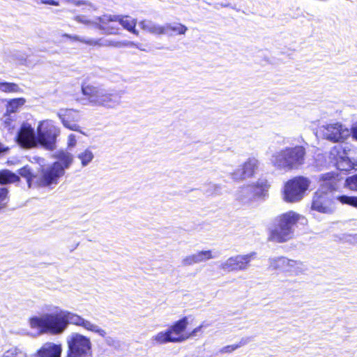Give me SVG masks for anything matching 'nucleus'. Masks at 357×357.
I'll list each match as a JSON object with an SVG mask.
<instances>
[{
	"label": "nucleus",
	"mask_w": 357,
	"mask_h": 357,
	"mask_svg": "<svg viewBox=\"0 0 357 357\" xmlns=\"http://www.w3.org/2000/svg\"><path fill=\"white\" fill-rule=\"evenodd\" d=\"M202 190L207 196H217L221 194L222 187L219 184L209 183L203 186Z\"/></svg>",
	"instance_id": "bb28decb"
},
{
	"label": "nucleus",
	"mask_w": 357,
	"mask_h": 357,
	"mask_svg": "<svg viewBox=\"0 0 357 357\" xmlns=\"http://www.w3.org/2000/svg\"><path fill=\"white\" fill-rule=\"evenodd\" d=\"M238 198L240 199H243V197H241V195H238Z\"/></svg>",
	"instance_id": "de8ad7c7"
},
{
	"label": "nucleus",
	"mask_w": 357,
	"mask_h": 357,
	"mask_svg": "<svg viewBox=\"0 0 357 357\" xmlns=\"http://www.w3.org/2000/svg\"><path fill=\"white\" fill-rule=\"evenodd\" d=\"M195 262L197 264L202 263L208 260L214 259L215 256L213 255L212 250H202L194 253Z\"/></svg>",
	"instance_id": "c85d7f7f"
},
{
	"label": "nucleus",
	"mask_w": 357,
	"mask_h": 357,
	"mask_svg": "<svg viewBox=\"0 0 357 357\" xmlns=\"http://www.w3.org/2000/svg\"><path fill=\"white\" fill-rule=\"evenodd\" d=\"M259 162L255 158H248L242 165L231 173V178L234 181H243L254 176L259 167Z\"/></svg>",
	"instance_id": "dca6fc26"
},
{
	"label": "nucleus",
	"mask_w": 357,
	"mask_h": 357,
	"mask_svg": "<svg viewBox=\"0 0 357 357\" xmlns=\"http://www.w3.org/2000/svg\"><path fill=\"white\" fill-rule=\"evenodd\" d=\"M46 3L50 4V5H57V3L54 1H53V0L48 1Z\"/></svg>",
	"instance_id": "a18cd8bd"
},
{
	"label": "nucleus",
	"mask_w": 357,
	"mask_h": 357,
	"mask_svg": "<svg viewBox=\"0 0 357 357\" xmlns=\"http://www.w3.org/2000/svg\"><path fill=\"white\" fill-rule=\"evenodd\" d=\"M8 190L5 188L0 187V209L3 208L8 201Z\"/></svg>",
	"instance_id": "e433bc0d"
},
{
	"label": "nucleus",
	"mask_w": 357,
	"mask_h": 357,
	"mask_svg": "<svg viewBox=\"0 0 357 357\" xmlns=\"http://www.w3.org/2000/svg\"><path fill=\"white\" fill-rule=\"evenodd\" d=\"M115 342V340L111 337H106V343L108 344V345H113Z\"/></svg>",
	"instance_id": "37998d69"
},
{
	"label": "nucleus",
	"mask_w": 357,
	"mask_h": 357,
	"mask_svg": "<svg viewBox=\"0 0 357 357\" xmlns=\"http://www.w3.org/2000/svg\"><path fill=\"white\" fill-rule=\"evenodd\" d=\"M310 185V181L304 176L289 180L283 188V199L287 203L301 202Z\"/></svg>",
	"instance_id": "1a4fd4ad"
},
{
	"label": "nucleus",
	"mask_w": 357,
	"mask_h": 357,
	"mask_svg": "<svg viewBox=\"0 0 357 357\" xmlns=\"http://www.w3.org/2000/svg\"><path fill=\"white\" fill-rule=\"evenodd\" d=\"M306 269L302 261L288 259L284 273L289 276H298L303 274Z\"/></svg>",
	"instance_id": "aec40b11"
},
{
	"label": "nucleus",
	"mask_w": 357,
	"mask_h": 357,
	"mask_svg": "<svg viewBox=\"0 0 357 357\" xmlns=\"http://www.w3.org/2000/svg\"><path fill=\"white\" fill-rule=\"evenodd\" d=\"M246 343L247 340L242 339L238 344L225 346L222 347L220 351L222 354L231 353L239 347L245 345Z\"/></svg>",
	"instance_id": "72a5a7b5"
},
{
	"label": "nucleus",
	"mask_w": 357,
	"mask_h": 357,
	"mask_svg": "<svg viewBox=\"0 0 357 357\" xmlns=\"http://www.w3.org/2000/svg\"><path fill=\"white\" fill-rule=\"evenodd\" d=\"M57 161L45 168L40 182L43 185L57 184L58 180L64 175L73 162V155L66 151H59L55 155Z\"/></svg>",
	"instance_id": "423d86ee"
},
{
	"label": "nucleus",
	"mask_w": 357,
	"mask_h": 357,
	"mask_svg": "<svg viewBox=\"0 0 357 357\" xmlns=\"http://www.w3.org/2000/svg\"><path fill=\"white\" fill-rule=\"evenodd\" d=\"M250 190V186H247V187H243L241 188V190L244 192H249Z\"/></svg>",
	"instance_id": "c03bdc74"
},
{
	"label": "nucleus",
	"mask_w": 357,
	"mask_h": 357,
	"mask_svg": "<svg viewBox=\"0 0 357 357\" xmlns=\"http://www.w3.org/2000/svg\"><path fill=\"white\" fill-rule=\"evenodd\" d=\"M164 27L166 28V33H168V31L171 30L177 34L183 35L188 30L187 26L180 23L167 24Z\"/></svg>",
	"instance_id": "c756f323"
},
{
	"label": "nucleus",
	"mask_w": 357,
	"mask_h": 357,
	"mask_svg": "<svg viewBox=\"0 0 357 357\" xmlns=\"http://www.w3.org/2000/svg\"><path fill=\"white\" fill-rule=\"evenodd\" d=\"M181 264L184 266H192L197 264L194 254L185 256L181 261Z\"/></svg>",
	"instance_id": "4c0bfd02"
},
{
	"label": "nucleus",
	"mask_w": 357,
	"mask_h": 357,
	"mask_svg": "<svg viewBox=\"0 0 357 357\" xmlns=\"http://www.w3.org/2000/svg\"><path fill=\"white\" fill-rule=\"evenodd\" d=\"M331 158L335 160V165L340 171L357 169V155L352 156L342 145L334 146L330 151Z\"/></svg>",
	"instance_id": "9b49d317"
},
{
	"label": "nucleus",
	"mask_w": 357,
	"mask_h": 357,
	"mask_svg": "<svg viewBox=\"0 0 357 357\" xmlns=\"http://www.w3.org/2000/svg\"><path fill=\"white\" fill-rule=\"evenodd\" d=\"M337 199L342 204H349L354 207H357V197H349L342 195L337 197Z\"/></svg>",
	"instance_id": "f704fd0d"
},
{
	"label": "nucleus",
	"mask_w": 357,
	"mask_h": 357,
	"mask_svg": "<svg viewBox=\"0 0 357 357\" xmlns=\"http://www.w3.org/2000/svg\"><path fill=\"white\" fill-rule=\"evenodd\" d=\"M82 93L91 105L107 109H116L123 102V91H116L102 86L91 84L82 86Z\"/></svg>",
	"instance_id": "f03ea898"
},
{
	"label": "nucleus",
	"mask_w": 357,
	"mask_h": 357,
	"mask_svg": "<svg viewBox=\"0 0 357 357\" xmlns=\"http://www.w3.org/2000/svg\"><path fill=\"white\" fill-rule=\"evenodd\" d=\"M288 258L278 257L269 259L270 267L274 270H280L284 273Z\"/></svg>",
	"instance_id": "393cba45"
},
{
	"label": "nucleus",
	"mask_w": 357,
	"mask_h": 357,
	"mask_svg": "<svg viewBox=\"0 0 357 357\" xmlns=\"http://www.w3.org/2000/svg\"><path fill=\"white\" fill-rule=\"evenodd\" d=\"M0 91L6 93H15L20 91V87L15 83L0 82Z\"/></svg>",
	"instance_id": "2f4dec72"
},
{
	"label": "nucleus",
	"mask_w": 357,
	"mask_h": 357,
	"mask_svg": "<svg viewBox=\"0 0 357 357\" xmlns=\"http://www.w3.org/2000/svg\"><path fill=\"white\" fill-rule=\"evenodd\" d=\"M77 158L81 161L82 167H86L93 160L94 155L89 149H86L80 151Z\"/></svg>",
	"instance_id": "cd10ccee"
},
{
	"label": "nucleus",
	"mask_w": 357,
	"mask_h": 357,
	"mask_svg": "<svg viewBox=\"0 0 357 357\" xmlns=\"http://www.w3.org/2000/svg\"><path fill=\"white\" fill-rule=\"evenodd\" d=\"M345 185L351 190L357 192V174L348 177Z\"/></svg>",
	"instance_id": "c9c22d12"
},
{
	"label": "nucleus",
	"mask_w": 357,
	"mask_h": 357,
	"mask_svg": "<svg viewBox=\"0 0 357 357\" xmlns=\"http://www.w3.org/2000/svg\"><path fill=\"white\" fill-rule=\"evenodd\" d=\"M67 357H93L91 339L79 333H72L66 337Z\"/></svg>",
	"instance_id": "6e6552de"
},
{
	"label": "nucleus",
	"mask_w": 357,
	"mask_h": 357,
	"mask_svg": "<svg viewBox=\"0 0 357 357\" xmlns=\"http://www.w3.org/2000/svg\"><path fill=\"white\" fill-rule=\"evenodd\" d=\"M1 357H27V354L17 347H12L6 351Z\"/></svg>",
	"instance_id": "7c9ffc66"
},
{
	"label": "nucleus",
	"mask_w": 357,
	"mask_h": 357,
	"mask_svg": "<svg viewBox=\"0 0 357 357\" xmlns=\"http://www.w3.org/2000/svg\"><path fill=\"white\" fill-rule=\"evenodd\" d=\"M28 324L30 328L37 331L38 335L47 333L59 335L66 330L69 324H73L102 337H106L107 335V332L98 325L75 313L52 304L43 305L40 315L30 317L28 319Z\"/></svg>",
	"instance_id": "f257e3e1"
},
{
	"label": "nucleus",
	"mask_w": 357,
	"mask_h": 357,
	"mask_svg": "<svg viewBox=\"0 0 357 357\" xmlns=\"http://www.w3.org/2000/svg\"><path fill=\"white\" fill-rule=\"evenodd\" d=\"M75 20L78 22H81V23H84V24H87L89 23V22L87 21L86 20H85V17L84 16H76L75 17Z\"/></svg>",
	"instance_id": "79ce46f5"
},
{
	"label": "nucleus",
	"mask_w": 357,
	"mask_h": 357,
	"mask_svg": "<svg viewBox=\"0 0 357 357\" xmlns=\"http://www.w3.org/2000/svg\"><path fill=\"white\" fill-rule=\"evenodd\" d=\"M36 163L37 164H34L32 162V165H26L21 168L18 171L19 174L26 179L29 187L31 186V182H35L38 185L43 187L50 186L51 185H43L40 182L45 168L43 167L45 160L40 158H37Z\"/></svg>",
	"instance_id": "f8f14e48"
},
{
	"label": "nucleus",
	"mask_w": 357,
	"mask_h": 357,
	"mask_svg": "<svg viewBox=\"0 0 357 357\" xmlns=\"http://www.w3.org/2000/svg\"><path fill=\"white\" fill-rule=\"evenodd\" d=\"M255 252H251L247 255L232 256L222 261L220 265V268L227 272L247 270L250 266V262L255 257Z\"/></svg>",
	"instance_id": "4468645a"
},
{
	"label": "nucleus",
	"mask_w": 357,
	"mask_h": 357,
	"mask_svg": "<svg viewBox=\"0 0 357 357\" xmlns=\"http://www.w3.org/2000/svg\"><path fill=\"white\" fill-rule=\"evenodd\" d=\"M20 181V177L8 169L0 170V183H13Z\"/></svg>",
	"instance_id": "b1692460"
},
{
	"label": "nucleus",
	"mask_w": 357,
	"mask_h": 357,
	"mask_svg": "<svg viewBox=\"0 0 357 357\" xmlns=\"http://www.w3.org/2000/svg\"><path fill=\"white\" fill-rule=\"evenodd\" d=\"M188 325V318L183 317L175 322L173 325L170 326L168 328V330L170 332V335H173V337H183V342L189 339V336H186L187 333H183V332L186 329Z\"/></svg>",
	"instance_id": "6ab92c4d"
},
{
	"label": "nucleus",
	"mask_w": 357,
	"mask_h": 357,
	"mask_svg": "<svg viewBox=\"0 0 357 357\" xmlns=\"http://www.w3.org/2000/svg\"><path fill=\"white\" fill-rule=\"evenodd\" d=\"M305 155V149L302 146L286 147L272 155L271 163L279 169H296L304 164Z\"/></svg>",
	"instance_id": "39448f33"
},
{
	"label": "nucleus",
	"mask_w": 357,
	"mask_h": 357,
	"mask_svg": "<svg viewBox=\"0 0 357 357\" xmlns=\"http://www.w3.org/2000/svg\"><path fill=\"white\" fill-rule=\"evenodd\" d=\"M5 151V149L3 147L2 144H0V153Z\"/></svg>",
	"instance_id": "49530a36"
},
{
	"label": "nucleus",
	"mask_w": 357,
	"mask_h": 357,
	"mask_svg": "<svg viewBox=\"0 0 357 357\" xmlns=\"http://www.w3.org/2000/svg\"><path fill=\"white\" fill-rule=\"evenodd\" d=\"M139 26L144 31L155 35H162L166 33V28L160 26L150 20H142L139 22Z\"/></svg>",
	"instance_id": "4be33fe9"
},
{
	"label": "nucleus",
	"mask_w": 357,
	"mask_h": 357,
	"mask_svg": "<svg viewBox=\"0 0 357 357\" xmlns=\"http://www.w3.org/2000/svg\"><path fill=\"white\" fill-rule=\"evenodd\" d=\"M98 28L105 34H118L119 29L110 24V23L118 22L125 29L139 36V31L135 29L137 21L130 16L104 15L98 17Z\"/></svg>",
	"instance_id": "0eeeda50"
},
{
	"label": "nucleus",
	"mask_w": 357,
	"mask_h": 357,
	"mask_svg": "<svg viewBox=\"0 0 357 357\" xmlns=\"http://www.w3.org/2000/svg\"><path fill=\"white\" fill-rule=\"evenodd\" d=\"M350 131L352 137L357 140V121L353 125Z\"/></svg>",
	"instance_id": "a19ab883"
},
{
	"label": "nucleus",
	"mask_w": 357,
	"mask_h": 357,
	"mask_svg": "<svg viewBox=\"0 0 357 357\" xmlns=\"http://www.w3.org/2000/svg\"><path fill=\"white\" fill-rule=\"evenodd\" d=\"M57 116L65 128L85 135L77 123L80 119L78 111L73 109H60L57 112Z\"/></svg>",
	"instance_id": "f3484780"
},
{
	"label": "nucleus",
	"mask_w": 357,
	"mask_h": 357,
	"mask_svg": "<svg viewBox=\"0 0 357 357\" xmlns=\"http://www.w3.org/2000/svg\"><path fill=\"white\" fill-rule=\"evenodd\" d=\"M62 346L52 342L44 343L34 354L35 357H61Z\"/></svg>",
	"instance_id": "a211bd4d"
},
{
	"label": "nucleus",
	"mask_w": 357,
	"mask_h": 357,
	"mask_svg": "<svg viewBox=\"0 0 357 357\" xmlns=\"http://www.w3.org/2000/svg\"><path fill=\"white\" fill-rule=\"evenodd\" d=\"M135 45V44L133 42L128 41V40H123V41H115L112 40L108 39L107 42V47H113L116 48H121L124 47H132Z\"/></svg>",
	"instance_id": "473e14b6"
},
{
	"label": "nucleus",
	"mask_w": 357,
	"mask_h": 357,
	"mask_svg": "<svg viewBox=\"0 0 357 357\" xmlns=\"http://www.w3.org/2000/svg\"><path fill=\"white\" fill-rule=\"evenodd\" d=\"M60 132V128L56 126L52 121H40L37 127L38 143L45 149L52 150Z\"/></svg>",
	"instance_id": "9d476101"
},
{
	"label": "nucleus",
	"mask_w": 357,
	"mask_h": 357,
	"mask_svg": "<svg viewBox=\"0 0 357 357\" xmlns=\"http://www.w3.org/2000/svg\"><path fill=\"white\" fill-rule=\"evenodd\" d=\"M183 339V337H173V335H170V332L168 329L165 331L158 333L152 337V340L159 344H164L168 342H182Z\"/></svg>",
	"instance_id": "5701e85b"
},
{
	"label": "nucleus",
	"mask_w": 357,
	"mask_h": 357,
	"mask_svg": "<svg viewBox=\"0 0 357 357\" xmlns=\"http://www.w3.org/2000/svg\"><path fill=\"white\" fill-rule=\"evenodd\" d=\"M337 178L334 173L323 174L320 176V188L314 193L311 208L321 213L333 211L332 192L337 188Z\"/></svg>",
	"instance_id": "7ed1b4c3"
},
{
	"label": "nucleus",
	"mask_w": 357,
	"mask_h": 357,
	"mask_svg": "<svg viewBox=\"0 0 357 357\" xmlns=\"http://www.w3.org/2000/svg\"><path fill=\"white\" fill-rule=\"evenodd\" d=\"M63 37L67 38L73 40H77L82 43L86 44L89 46H93V47H107V42L108 39L101 38L98 39H94V38H82L78 36H70L69 34L65 33L63 35Z\"/></svg>",
	"instance_id": "412c9836"
},
{
	"label": "nucleus",
	"mask_w": 357,
	"mask_h": 357,
	"mask_svg": "<svg viewBox=\"0 0 357 357\" xmlns=\"http://www.w3.org/2000/svg\"><path fill=\"white\" fill-rule=\"evenodd\" d=\"M17 144L24 149L36 147L38 144V135L31 124L24 122L17 135Z\"/></svg>",
	"instance_id": "2eb2a0df"
},
{
	"label": "nucleus",
	"mask_w": 357,
	"mask_h": 357,
	"mask_svg": "<svg viewBox=\"0 0 357 357\" xmlns=\"http://www.w3.org/2000/svg\"><path fill=\"white\" fill-rule=\"evenodd\" d=\"M319 130L323 137L332 142H342L351 135V131L340 123L323 125Z\"/></svg>",
	"instance_id": "ddd939ff"
},
{
	"label": "nucleus",
	"mask_w": 357,
	"mask_h": 357,
	"mask_svg": "<svg viewBox=\"0 0 357 357\" xmlns=\"http://www.w3.org/2000/svg\"><path fill=\"white\" fill-rule=\"evenodd\" d=\"M204 327L203 324H201L200 326H197V328H194L190 333H187L186 336H189V338L196 337L197 335V333L199 332H201L202 328Z\"/></svg>",
	"instance_id": "ea45409f"
},
{
	"label": "nucleus",
	"mask_w": 357,
	"mask_h": 357,
	"mask_svg": "<svg viewBox=\"0 0 357 357\" xmlns=\"http://www.w3.org/2000/svg\"><path fill=\"white\" fill-rule=\"evenodd\" d=\"M277 223L271 229L270 240L276 243H284L289 241L294 236V226L298 222L304 224L307 220L299 213L290 211L278 217Z\"/></svg>",
	"instance_id": "20e7f679"
},
{
	"label": "nucleus",
	"mask_w": 357,
	"mask_h": 357,
	"mask_svg": "<svg viewBox=\"0 0 357 357\" xmlns=\"http://www.w3.org/2000/svg\"><path fill=\"white\" fill-rule=\"evenodd\" d=\"M24 335H29L30 333L29 332H26V333H24Z\"/></svg>",
	"instance_id": "09e8293b"
},
{
	"label": "nucleus",
	"mask_w": 357,
	"mask_h": 357,
	"mask_svg": "<svg viewBox=\"0 0 357 357\" xmlns=\"http://www.w3.org/2000/svg\"><path fill=\"white\" fill-rule=\"evenodd\" d=\"M67 144H68V147H69V148H73L76 146L77 139H76V137L75 135L70 134L68 136Z\"/></svg>",
	"instance_id": "58836bf2"
},
{
	"label": "nucleus",
	"mask_w": 357,
	"mask_h": 357,
	"mask_svg": "<svg viewBox=\"0 0 357 357\" xmlns=\"http://www.w3.org/2000/svg\"><path fill=\"white\" fill-rule=\"evenodd\" d=\"M25 102L24 98H15L10 100L6 106V115L17 112L19 108L24 105Z\"/></svg>",
	"instance_id": "a878e982"
}]
</instances>
